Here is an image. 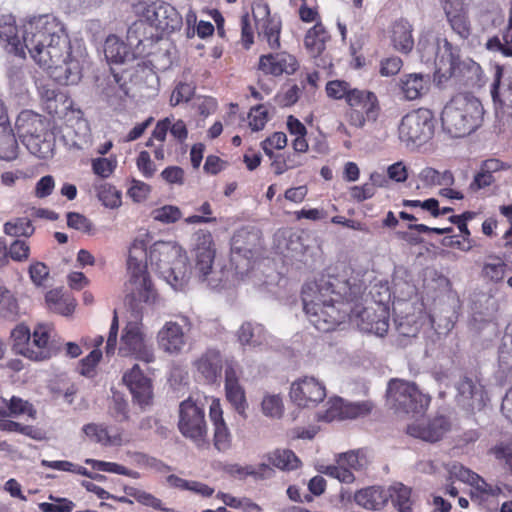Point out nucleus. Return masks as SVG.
Returning a JSON list of instances; mask_svg holds the SVG:
<instances>
[{
  "instance_id": "f257e3e1",
  "label": "nucleus",
  "mask_w": 512,
  "mask_h": 512,
  "mask_svg": "<svg viewBox=\"0 0 512 512\" xmlns=\"http://www.w3.org/2000/svg\"><path fill=\"white\" fill-rule=\"evenodd\" d=\"M151 240L147 230H140L129 248L127 265L133 285L126 304L129 318L142 319L145 315L142 301L152 303L157 297L147 273L148 264L175 291H183L190 279L188 258L182 247L172 241H157L147 253Z\"/></svg>"
},
{
  "instance_id": "f03ea898",
  "label": "nucleus",
  "mask_w": 512,
  "mask_h": 512,
  "mask_svg": "<svg viewBox=\"0 0 512 512\" xmlns=\"http://www.w3.org/2000/svg\"><path fill=\"white\" fill-rule=\"evenodd\" d=\"M24 51L62 85L80 80L79 61L71 55V44L64 24L53 14L30 17L23 25Z\"/></svg>"
},
{
  "instance_id": "7ed1b4c3",
  "label": "nucleus",
  "mask_w": 512,
  "mask_h": 512,
  "mask_svg": "<svg viewBox=\"0 0 512 512\" xmlns=\"http://www.w3.org/2000/svg\"><path fill=\"white\" fill-rule=\"evenodd\" d=\"M483 115L478 98L469 93L458 94L442 110V129L452 138L468 136L481 126Z\"/></svg>"
},
{
  "instance_id": "20e7f679",
  "label": "nucleus",
  "mask_w": 512,
  "mask_h": 512,
  "mask_svg": "<svg viewBox=\"0 0 512 512\" xmlns=\"http://www.w3.org/2000/svg\"><path fill=\"white\" fill-rule=\"evenodd\" d=\"M13 350L32 361H45L55 356L61 349V342L51 325L39 322L33 332L21 323L12 333Z\"/></svg>"
},
{
  "instance_id": "39448f33",
  "label": "nucleus",
  "mask_w": 512,
  "mask_h": 512,
  "mask_svg": "<svg viewBox=\"0 0 512 512\" xmlns=\"http://www.w3.org/2000/svg\"><path fill=\"white\" fill-rule=\"evenodd\" d=\"M134 10L137 16L140 17V20L133 23L128 29V39L130 41L135 39L138 43H142L144 39L154 36L153 33H151L150 36L144 35L143 37L138 35V32L145 23L151 28H154L157 33L174 31L179 28L182 23L177 10L169 3L161 0L151 3L139 2L134 6Z\"/></svg>"
},
{
  "instance_id": "423d86ee",
  "label": "nucleus",
  "mask_w": 512,
  "mask_h": 512,
  "mask_svg": "<svg viewBox=\"0 0 512 512\" xmlns=\"http://www.w3.org/2000/svg\"><path fill=\"white\" fill-rule=\"evenodd\" d=\"M443 46L441 47V40L436 37H422L418 42V50L421 53V59L424 62L433 61L439 70H444L445 74L450 77L456 76L461 73V66H467L468 69L474 74H478L481 70L479 64L469 60L462 62L460 60L459 51L454 48L452 44L443 39Z\"/></svg>"
},
{
  "instance_id": "0eeeda50",
  "label": "nucleus",
  "mask_w": 512,
  "mask_h": 512,
  "mask_svg": "<svg viewBox=\"0 0 512 512\" xmlns=\"http://www.w3.org/2000/svg\"><path fill=\"white\" fill-rule=\"evenodd\" d=\"M177 426L182 436L191 440L197 448H209L205 408L201 402L191 396L180 402Z\"/></svg>"
},
{
  "instance_id": "6e6552de",
  "label": "nucleus",
  "mask_w": 512,
  "mask_h": 512,
  "mask_svg": "<svg viewBox=\"0 0 512 512\" xmlns=\"http://www.w3.org/2000/svg\"><path fill=\"white\" fill-rule=\"evenodd\" d=\"M192 254L194 274L198 280L211 288L218 287L221 279L218 277V272L214 270L216 248L212 234L208 230L201 229L194 234Z\"/></svg>"
},
{
  "instance_id": "1a4fd4ad",
  "label": "nucleus",
  "mask_w": 512,
  "mask_h": 512,
  "mask_svg": "<svg viewBox=\"0 0 512 512\" xmlns=\"http://www.w3.org/2000/svg\"><path fill=\"white\" fill-rule=\"evenodd\" d=\"M435 131V118L431 110L419 108L406 114L398 127L399 139L406 147L422 146L432 139Z\"/></svg>"
},
{
  "instance_id": "9d476101",
  "label": "nucleus",
  "mask_w": 512,
  "mask_h": 512,
  "mask_svg": "<svg viewBox=\"0 0 512 512\" xmlns=\"http://www.w3.org/2000/svg\"><path fill=\"white\" fill-rule=\"evenodd\" d=\"M387 393L397 409L406 413H421L430 403V397L423 394L415 383L401 379L390 380Z\"/></svg>"
},
{
  "instance_id": "9b49d317",
  "label": "nucleus",
  "mask_w": 512,
  "mask_h": 512,
  "mask_svg": "<svg viewBox=\"0 0 512 512\" xmlns=\"http://www.w3.org/2000/svg\"><path fill=\"white\" fill-rule=\"evenodd\" d=\"M141 324L142 322H127L121 336L119 352L123 356L129 355L145 363H151L155 356L152 347L145 341Z\"/></svg>"
},
{
  "instance_id": "f8f14e48",
  "label": "nucleus",
  "mask_w": 512,
  "mask_h": 512,
  "mask_svg": "<svg viewBox=\"0 0 512 512\" xmlns=\"http://www.w3.org/2000/svg\"><path fill=\"white\" fill-rule=\"evenodd\" d=\"M373 408L374 404L369 400L347 402L340 397H336L327 402V407L322 414V420L331 422L334 420L365 417L372 412Z\"/></svg>"
},
{
  "instance_id": "ddd939ff",
  "label": "nucleus",
  "mask_w": 512,
  "mask_h": 512,
  "mask_svg": "<svg viewBox=\"0 0 512 512\" xmlns=\"http://www.w3.org/2000/svg\"><path fill=\"white\" fill-rule=\"evenodd\" d=\"M452 424L448 417L437 415L427 420H417L409 424L406 433L416 439L436 443L451 430Z\"/></svg>"
},
{
  "instance_id": "4468645a",
  "label": "nucleus",
  "mask_w": 512,
  "mask_h": 512,
  "mask_svg": "<svg viewBox=\"0 0 512 512\" xmlns=\"http://www.w3.org/2000/svg\"><path fill=\"white\" fill-rule=\"evenodd\" d=\"M457 402L468 412L480 411L486 404V392L477 380L463 377L457 385Z\"/></svg>"
},
{
  "instance_id": "2eb2a0df",
  "label": "nucleus",
  "mask_w": 512,
  "mask_h": 512,
  "mask_svg": "<svg viewBox=\"0 0 512 512\" xmlns=\"http://www.w3.org/2000/svg\"><path fill=\"white\" fill-rule=\"evenodd\" d=\"M252 12L259 36L266 38L270 48H279L280 23L270 18L269 6L262 1L255 2Z\"/></svg>"
},
{
  "instance_id": "dca6fc26",
  "label": "nucleus",
  "mask_w": 512,
  "mask_h": 512,
  "mask_svg": "<svg viewBox=\"0 0 512 512\" xmlns=\"http://www.w3.org/2000/svg\"><path fill=\"white\" fill-rule=\"evenodd\" d=\"M123 382L129 388L133 399L140 406L149 405L153 398L151 380L144 375L138 364L124 373Z\"/></svg>"
},
{
  "instance_id": "f3484780",
  "label": "nucleus",
  "mask_w": 512,
  "mask_h": 512,
  "mask_svg": "<svg viewBox=\"0 0 512 512\" xmlns=\"http://www.w3.org/2000/svg\"><path fill=\"white\" fill-rule=\"evenodd\" d=\"M225 396L235 411L244 415L248 407L245 390L239 383V375L234 361L225 363Z\"/></svg>"
},
{
  "instance_id": "a211bd4d",
  "label": "nucleus",
  "mask_w": 512,
  "mask_h": 512,
  "mask_svg": "<svg viewBox=\"0 0 512 512\" xmlns=\"http://www.w3.org/2000/svg\"><path fill=\"white\" fill-rule=\"evenodd\" d=\"M290 397L300 407L316 406L320 400V383L313 377H304L291 385Z\"/></svg>"
},
{
  "instance_id": "6ab92c4d",
  "label": "nucleus",
  "mask_w": 512,
  "mask_h": 512,
  "mask_svg": "<svg viewBox=\"0 0 512 512\" xmlns=\"http://www.w3.org/2000/svg\"><path fill=\"white\" fill-rule=\"evenodd\" d=\"M298 68L296 58L286 52L262 55L259 59V69L273 76H279L283 73L293 74Z\"/></svg>"
},
{
  "instance_id": "aec40b11",
  "label": "nucleus",
  "mask_w": 512,
  "mask_h": 512,
  "mask_svg": "<svg viewBox=\"0 0 512 512\" xmlns=\"http://www.w3.org/2000/svg\"><path fill=\"white\" fill-rule=\"evenodd\" d=\"M0 43L9 53L26 57L24 40L18 36L15 18L12 15H0Z\"/></svg>"
},
{
  "instance_id": "412c9836",
  "label": "nucleus",
  "mask_w": 512,
  "mask_h": 512,
  "mask_svg": "<svg viewBox=\"0 0 512 512\" xmlns=\"http://www.w3.org/2000/svg\"><path fill=\"white\" fill-rule=\"evenodd\" d=\"M197 371L207 383H215L223 368L222 355L217 349H207L195 362Z\"/></svg>"
},
{
  "instance_id": "4be33fe9",
  "label": "nucleus",
  "mask_w": 512,
  "mask_h": 512,
  "mask_svg": "<svg viewBox=\"0 0 512 512\" xmlns=\"http://www.w3.org/2000/svg\"><path fill=\"white\" fill-rule=\"evenodd\" d=\"M16 129L21 140L35 134L44 133L48 129L47 123L41 115L32 111H22L16 120Z\"/></svg>"
},
{
  "instance_id": "5701e85b",
  "label": "nucleus",
  "mask_w": 512,
  "mask_h": 512,
  "mask_svg": "<svg viewBox=\"0 0 512 512\" xmlns=\"http://www.w3.org/2000/svg\"><path fill=\"white\" fill-rule=\"evenodd\" d=\"M349 290L347 281H340L335 277H331L324 282L322 278V306L334 308L335 304L344 306V299Z\"/></svg>"
},
{
  "instance_id": "b1692460",
  "label": "nucleus",
  "mask_w": 512,
  "mask_h": 512,
  "mask_svg": "<svg viewBox=\"0 0 512 512\" xmlns=\"http://www.w3.org/2000/svg\"><path fill=\"white\" fill-rule=\"evenodd\" d=\"M355 502L368 510H379L388 502V493L379 486H372L357 491L354 495Z\"/></svg>"
},
{
  "instance_id": "393cba45",
  "label": "nucleus",
  "mask_w": 512,
  "mask_h": 512,
  "mask_svg": "<svg viewBox=\"0 0 512 512\" xmlns=\"http://www.w3.org/2000/svg\"><path fill=\"white\" fill-rule=\"evenodd\" d=\"M159 346L167 352H178L185 344V337L177 322H167L158 334Z\"/></svg>"
},
{
  "instance_id": "a878e982",
  "label": "nucleus",
  "mask_w": 512,
  "mask_h": 512,
  "mask_svg": "<svg viewBox=\"0 0 512 512\" xmlns=\"http://www.w3.org/2000/svg\"><path fill=\"white\" fill-rule=\"evenodd\" d=\"M83 432L91 440L104 446H120L123 442L120 432L109 430L104 425L86 424L83 427Z\"/></svg>"
},
{
  "instance_id": "bb28decb",
  "label": "nucleus",
  "mask_w": 512,
  "mask_h": 512,
  "mask_svg": "<svg viewBox=\"0 0 512 512\" xmlns=\"http://www.w3.org/2000/svg\"><path fill=\"white\" fill-rule=\"evenodd\" d=\"M53 135L44 130V133L35 134L22 140L29 152L38 158L45 159L52 155L53 152Z\"/></svg>"
},
{
  "instance_id": "cd10ccee",
  "label": "nucleus",
  "mask_w": 512,
  "mask_h": 512,
  "mask_svg": "<svg viewBox=\"0 0 512 512\" xmlns=\"http://www.w3.org/2000/svg\"><path fill=\"white\" fill-rule=\"evenodd\" d=\"M430 76L428 74L413 73L401 80V88L408 100L419 98L428 91Z\"/></svg>"
},
{
  "instance_id": "c85d7f7f",
  "label": "nucleus",
  "mask_w": 512,
  "mask_h": 512,
  "mask_svg": "<svg viewBox=\"0 0 512 512\" xmlns=\"http://www.w3.org/2000/svg\"><path fill=\"white\" fill-rule=\"evenodd\" d=\"M392 43L396 50L409 53L414 46L412 37V25L406 20L396 21L392 29Z\"/></svg>"
},
{
  "instance_id": "c756f323",
  "label": "nucleus",
  "mask_w": 512,
  "mask_h": 512,
  "mask_svg": "<svg viewBox=\"0 0 512 512\" xmlns=\"http://www.w3.org/2000/svg\"><path fill=\"white\" fill-rule=\"evenodd\" d=\"M346 101L351 108L359 109L365 101L368 103V121H376L378 117V101L374 93L367 90L352 89L346 97Z\"/></svg>"
},
{
  "instance_id": "7c9ffc66",
  "label": "nucleus",
  "mask_w": 512,
  "mask_h": 512,
  "mask_svg": "<svg viewBox=\"0 0 512 512\" xmlns=\"http://www.w3.org/2000/svg\"><path fill=\"white\" fill-rule=\"evenodd\" d=\"M101 95L110 106L118 108L128 95V90L125 84L120 82V78L117 75H113L106 79Z\"/></svg>"
},
{
  "instance_id": "2f4dec72",
  "label": "nucleus",
  "mask_w": 512,
  "mask_h": 512,
  "mask_svg": "<svg viewBox=\"0 0 512 512\" xmlns=\"http://www.w3.org/2000/svg\"><path fill=\"white\" fill-rule=\"evenodd\" d=\"M267 460L270 465L282 471L296 470L302 464L299 457L290 449H275L267 454Z\"/></svg>"
},
{
  "instance_id": "473e14b6",
  "label": "nucleus",
  "mask_w": 512,
  "mask_h": 512,
  "mask_svg": "<svg viewBox=\"0 0 512 512\" xmlns=\"http://www.w3.org/2000/svg\"><path fill=\"white\" fill-rule=\"evenodd\" d=\"M18 155V143L9 121L0 124V159L11 161Z\"/></svg>"
},
{
  "instance_id": "72a5a7b5",
  "label": "nucleus",
  "mask_w": 512,
  "mask_h": 512,
  "mask_svg": "<svg viewBox=\"0 0 512 512\" xmlns=\"http://www.w3.org/2000/svg\"><path fill=\"white\" fill-rule=\"evenodd\" d=\"M320 285L314 280L306 282L302 289L303 310L308 317L318 315L320 309Z\"/></svg>"
},
{
  "instance_id": "f704fd0d",
  "label": "nucleus",
  "mask_w": 512,
  "mask_h": 512,
  "mask_svg": "<svg viewBox=\"0 0 512 512\" xmlns=\"http://www.w3.org/2000/svg\"><path fill=\"white\" fill-rule=\"evenodd\" d=\"M104 54L109 62L121 64L132 57L127 45L118 37L111 35L105 41Z\"/></svg>"
},
{
  "instance_id": "c9c22d12",
  "label": "nucleus",
  "mask_w": 512,
  "mask_h": 512,
  "mask_svg": "<svg viewBox=\"0 0 512 512\" xmlns=\"http://www.w3.org/2000/svg\"><path fill=\"white\" fill-rule=\"evenodd\" d=\"M444 12L452 30L462 39H467L471 35V25L463 9H451L448 6Z\"/></svg>"
},
{
  "instance_id": "e433bc0d",
  "label": "nucleus",
  "mask_w": 512,
  "mask_h": 512,
  "mask_svg": "<svg viewBox=\"0 0 512 512\" xmlns=\"http://www.w3.org/2000/svg\"><path fill=\"white\" fill-rule=\"evenodd\" d=\"M419 179L426 187L452 186L455 182L453 173L450 170L440 172L432 167H425L419 173Z\"/></svg>"
},
{
  "instance_id": "4c0bfd02",
  "label": "nucleus",
  "mask_w": 512,
  "mask_h": 512,
  "mask_svg": "<svg viewBox=\"0 0 512 512\" xmlns=\"http://www.w3.org/2000/svg\"><path fill=\"white\" fill-rule=\"evenodd\" d=\"M387 493L388 499H391L394 507L399 512H412L411 488L402 483H397L391 486Z\"/></svg>"
},
{
  "instance_id": "58836bf2",
  "label": "nucleus",
  "mask_w": 512,
  "mask_h": 512,
  "mask_svg": "<svg viewBox=\"0 0 512 512\" xmlns=\"http://www.w3.org/2000/svg\"><path fill=\"white\" fill-rule=\"evenodd\" d=\"M42 465L46 468H51V469L58 470V471L71 472V473L86 476L88 478L98 480V481H102L105 479L104 475L93 474V473L89 472L85 467L74 464V463H72L70 461H66V460H55V461L43 460Z\"/></svg>"
},
{
  "instance_id": "ea45409f",
  "label": "nucleus",
  "mask_w": 512,
  "mask_h": 512,
  "mask_svg": "<svg viewBox=\"0 0 512 512\" xmlns=\"http://www.w3.org/2000/svg\"><path fill=\"white\" fill-rule=\"evenodd\" d=\"M507 264L500 257L489 255L482 268V275L492 282H500L506 274Z\"/></svg>"
},
{
  "instance_id": "a19ab883",
  "label": "nucleus",
  "mask_w": 512,
  "mask_h": 512,
  "mask_svg": "<svg viewBox=\"0 0 512 512\" xmlns=\"http://www.w3.org/2000/svg\"><path fill=\"white\" fill-rule=\"evenodd\" d=\"M498 464L512 474V440L502 441L489 450Z\"/></svg>"
},
{
  "instance_id": "79ce46f5",
  "label": "nucleus",
  "mask_w": 512,
  "mask_h": 512,
  "mask_svg": "<svg viewBox=\"0 0 512 512\" xmlns=\"http://www.w3.org/2000/svg\"><path fill=\"white\" fill-rule=\"evenodd\" d=\"M8 413L10 418H15L21 415H26L31 419H36L37 410L34 405L28 400H24L18 396H12L8 400Z\"/></svg>"
},
{
  "instance_id": "37998d69",
  "label": "nucleus",
  "mask_w": 512,
  "mask_h": 512,
  "mask_svg": "<svg viewBox=\"0 0 512 512\" xmlns=\"http://www.w3.org/2000/svg\"><path fill=\"white\" fill-rule=\"evenodd\" d=\"M101 359V350L93 349L87 356L79 361L77 367L78 373L86 378H94L97 375V368Z\"/></svg>"
},
{
  "instance_id": "c03bdc74",
  "label": "nucleus",
  "mask_w": 512,
  "mask_h": 512,
  "mask_svg": "<svg viewBox=\"0 0 512 512\" xmlns=\"http://www.w3.org/2000/svg\"><path fill=\"white\" fill-rule=\"evenodd\" d=\"M0 430L6 432H16L36 440L41 439L42 436V432L39 428L33 425H23L19 422L8 420L6 418L0 421Z\"/></svg>"
},
{
  "instance_id": "a18cd8bd",
  "label": "nucleus",
  "mask_w": 512,
  "mask_h": 512,
  "mask_svg": "<svg viewBox=\"0 0 512 512\" xmlns=\"http://www.w3.org/2000/svg\"><path fill=\"white\" fill-rule=\"evenodd\" d=\"M4 232L15 237H30L34 233V227L28 218L20 217L6 222Z\"/></svg>"
},
{
  "instance_id": "49530a36",
  "label": "nucleus",
  "mask_w": 512,
  "mask_h": 512,
  "mask_svg": "<svg viewBox=\"0 0 512 512\" xmlns=\"http://www.w3.org/2000/svg\"><path fill=\"white\" fill-rule=\"evenodd\" d=\"M213 446L220 453H224L231 448L232 434L227 424L213 427Z\"/></svg>"
},
{
  "instance_id": "de8ad7c7",
  "label": "nucleus",
  "mask_w": 512,
  "mask_h": 512,
  "mask_svg": "<svg viewBox=\"0 0 512 512\" xmlns=\"http://www.w3.org/2000/svg\"><path fill=\"white\" fill-rule=\"evenodd\" d=\"M152 218L155 221H159L164 224L175 223L182 217L181 210L177 206L165 205L160 208H156L151 213Z\"/></svg>"
},
{
  "instance_id": "09e8293b",
  "label": "nucleus",
  "mask_w": 512,
  "mask_h": 512,
  "mask_svg": "<svg viewBox=\"0 0 512 512\" xmlns=\"http://www.w3.org/2000/svg\"><path fill=\"white\" fill-rule=\"evenodd\" d=\"M17 304L13 295L2 284H0V316L9 318L15 314Z\"/></svg>"
},
{
  "instance_id": "8fccbe9b",
  "label": "nucleus",
  "mask_w": 512,
  "mask_h": 512,
  "mask_svg": "<svg viewBox=\"0 0 512 512\" xmlns=\"http://www.w3.org/2000/svg\"><path fill=\"white\" fill-rule=\"evenodd\" d=\"M304 46L313 57L320 54V24L311 27L304 38Z\"/></svg>"
},
{
  "instance_id": "3c124183",
  "label": "nucleus",
  "mask_w": 512,
  "mask_h": 512,
  "mask_svg": "<svg viewBox=\"0 0 512 512\" xmlns=\"http://www.w3.org/2000/svg\"><path fill=\"white\" fill-rule=\"evenodd\" d=\"M50 499L54 500L56 503H39L38 506L42 512H71L75 507L74 502L68 498H54L50 496Z\"/></svg>"
},
{
  "instance_id": "603ef678",
  "label": "nucleus",
  "mask_w": 512,
  "mask_h": 512,
  "mask_svg": "<svg viewBox=\"0 0 512 512\" xmlns=\"http://www.w3.org/2000/svg\"><path fill=\"white\" fill-rule=\"evenodd\" d=\"M262 411L266 416L280 417L283 413L282 399L278 395H267L263 398Z\"/></svg>"
},
{
  "instance_id": "864d4df0",
  "label": "nucleus",
  "mask_w": 512,
  "mask_h": 512,
  "mask_svg": "<svg viewBox=\"0 0 512 512\" xmlns=\"http://www.w3.org/2000/svg\"><path fill=\"white\" fill-rule=\"evenodd\" d=\"M85 463L90 465L93 469L98 470V471L116 473L119 475H129L126 467H124L120 464L114 463V462H106V461L95 460V459H86Z\"/></svg>"
},
{
  "instance_id": "5fc2aeb1",
  "label": "nucleus",
  "mask_w": 512,
  "mask_h": 512,
  "mask_svg": "<svg viewBox=\"0 0 512 512\" xmlns=\"http://www.w3.org/2000/svg\"><path fill=\"white\" fill-rule=\"evenodd\" d=\"M287 144L286 134L283 132H275L271 137L265 139L261 145L265 154L270 158L273 157V149H283Z\"/></svg>"
},
{
  "instance_id": "6e6d98bb",
  "label": "nucleus",
  "mask_w": 512,
  "mask_h": 512,
  "mask_svg": "<svg viewBox=\"0 0 512 512\" xmlns=\"http://www.w3.org/2000/svg\"><path fill=\"white\" fill-rule=\"evenodd\" d=\"M117 166L116 159L97 158L92 161L93 172L102 178L109 177Z\"/></svg>"
},
{
  "instance_id": "4d7b16f0",
  "label": "nucleus",
  "mask_w": 512,
  "mask_h": 512,
  "mask_svg": "<svg viewBox=\"0 0 512 512\" xmlns=\"http://www.w3.org/2000/svg\"><path fill=\"white\" fill-rule=\"evenodd\" d=\"M194 88L187 83H179L170 97V104L176 106L182 102H188L193 96Z\"/></svg>"
},
{
  "instance_id": "13d9d810",
  "label": "nucleus",
  "mask_w": 512,
  "mask_h": 512,
  "mask_svg": "<svg viewBox=\"0 0 512 512\" xmlns=\"http://www.w3.org/2000/svg\"><path fill=\"white\" fill-rule=\"evenodd\" d=\"M477 493L482 499L488 497H497L502 494V489L497 485H492L486 482L480 475L478 479L472 484Z\"/></svg>"
},
{
  "instance_id": "bf43d9fd",
  "label": "nucleus",
  "mask_w": 512,
  "mask_h": 512,
  "mask_svg": "<svg viewBox=\"0 0 512 512\" xmlns=\"http://www.w3.org/2000/svg\"><path fill=\"white\" fill-rule=\"evenodd\" d=\"M322 473L330 475L342 483H352L355 479L351 470L342 464H337L336 466H328L326 467L325 471H322Z\"/></svg>"
},
{
  "instance_id": "052dcab7",
  "label": "nucleus",
  "mask_w": 512,
  "mask_h": 512,
  "mask_svg": "<svg viewBox=\"0 0 512 512\" xmlns=\"http://www.w3.org/2000/svg\"><path fill=\"white\" fill-rule=\"evenodd\" d=\"M267 121V111L262 105L251 109L249 113V126L253 131L262 130Z\"/></svg>"
},
{
  "instance_id": "680f3d73",
  "label": "nucleus",
  "mask_w": 512,
  "mask_h": 512,
  "mask_svg": "<svg viewBox=\"0 0 512 512\" xmlns=\"http://www.w3.org/2000/svg\"><path fill=\"white\" fill-rule=\"evenodd\" d=\"M67 225L81 232H89L92 228V223L84 215L76 212L67 214Z\"/></svg>"
},
{
  "instance_id": "e2e57ef3",
  "label": "nucleus",
  "mask_w": 512,
  "mask_h": 512,
  "mask_svg": "<svg viewBox=\"0 0 512 512\" xmlns=\"http://www.w3.org/2000/svg\"><path fill=\"white\" fill-rule=\"evenodd\" d=\"M349 91L348 83L345 81L334 80L326 84L327 95L334 99L346 98Z\"/></svg>"
},
{
  "instance_id": "0e129e2a",
  "label": "nucleus",
  "mask_w": 512,
  "mask_h": 512,
  "mask_svg": "<svg viewBox=\"0 0 512 512\" xmlns=\"http://www.w3.org/2000/svg\"><path fill=\"white\" fill-rule=\"evenodd\" d=\"M29 250V246L25 241L15 240L10 245L8 252L6 251V255L9 254V256L15 261H23L28 258Z\"/></svg>"
},
{
  "instance_id": "69168bd1",
  "label": "nucleus",
  "mask_w": 512,
  "mask_h": 512,
  "mask_svg": "<svg viewBox=\"0 0 512 512\" xmlns=\"http://www.w3.org/2000/svg\"><path fill=\"white\" fill-rule=\"evenodd\" d=\"M357 326L360 331L374 333L379 337H384L389 330V322H358Z\"/></svg>"
},
{
  "instance_id": "338daca9",
  "label": "nucleus",
  "mask_w": 512,
  "mask_h": 512,
  "mask_svg": "<svg viewBox=\"0 0 512 512\" xmlns=\"http://www.w3.org/2000/svg\"><path fill=\"white\" fill-rule=\"evenodd\" d=\"M495 181L493 175L480 169L474 176L473 181L469 185V189L472 192H477L480 189L490 186Z\"/></svg>"
},
{
  "instance_id": "774afa93",
  "label": "nucleus",
  "mask_w": 512,
  "mask_h": 512,
  "mask_svg": "<svg viewBox=\"0 0 512 512\" xmlns=\"http://www.w3.org/2000/svg\"><path fill=\"white\" fill-rule=\"evenodd\" d=\"M29 273L31 280L38 286L42 285L45 279L49 275V269L48 267L42 263L37 262L30 266Z\"/></svg>"
}]
</instances>
